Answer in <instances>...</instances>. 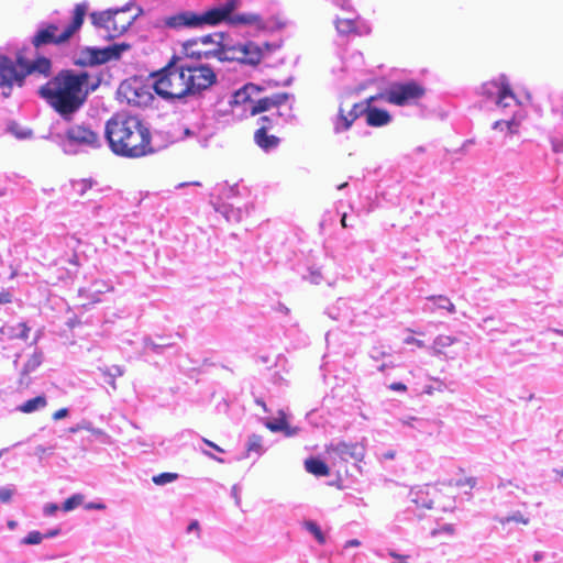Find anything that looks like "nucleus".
Here are the masks:
<instances>
[{
	"label": "nucleus",
	"mask_w": 563,
	"mask_h": 563,
	"mask_svg": "<svg viewBox=\"0 0 563 563\" xmlns=\"http://www.w3.org/2000/svg\"><path fill=\"white\" fill-rule=\"evenodd\" d=\"M385 369V364H383L380 367H379V371H384Z\"/></svg>",
	"instance_id": "obj_63"
},
{
	"label": "nucleus",
	"mask_w": 563,
	"mask_h": 563,
	"mask_svg": "<svg viewBox=\"0 0 563 563\" xmlns=\"http://www.w3.org/2000/svg\"><path fill=\"white\" fill-rule=\"evenodd\" d=\"M265 427L272 432H283L286 437H294L298 433L299 428L291 427L287 421L286 413L280 410L278 417L267 420Z\"/></svg>",
	"instance_id": "obj_20"
},
{
	"label": "nucleus",
	"mask_w": 563,
	"mask_h": 563,
	"mask_svg": "<svg viewBox=\"0 0 563 563\" xmlns=\"http://www.w3.org/2000/svg\"><path fill=\"white\" fill-rule=\"evenodd\" d=\"M58 510V506L56 504H48L44 508V512L48 516L54 515Z\"/></svg>",
	"instance_id": "obj_47"
},
{
	"label": "nucleus",
	"mask_w": 563,
	"mask_h": 563,
	"mask_svg": "<svg viewBox=\"0 0 563 563\" xmlns=\"http://www.w3.org/2000/svg\"><path fill=\"white\" fill-rule=\"evenodd\" d=\"M231 25H252L256 30L263 31L267 29L263 18L257 13H236L228 21Z\"/></svg>",
	"instance_id": "obj_21"
},
{
	"label": "nucleus",
	"mask_w": 563,
	"mask_h": 563,
	"mask_svg": "<svg viewBox=\"0 0 563 563\" xmlns=\"http://www.w3.org/2000/svg\"><path fill=\"white\" fill-rule=\"evenodd\" d=\"M91 18L97 26L103 27L110 38L122 35L132 25L135 16L129 9L108 10L92 13Z\"/></svg>",
	"instance_id": "obj_6"
},
{
	"label": "nucleus",
	"mask_w": 563,
	"mask_h": 563,
	"mask_svg": "<svg viewBox=\"0 0 563 563\" xmlns=\"http://www.w3.org/2000/svg\"><path fill=\"white\" fill-rule=\"evenodd\" d=\"M26 76L24 68L19 67L16 60H12L5 55H0V87L4 90L2 95L8 98L14 85L22 87Z\"/></svg>",
	"instance_id": "obj_12"
},
{
	"label": "nucleus",
	"mask_w": 563,
	"mask_h": 563,
	"mask_svg": "<svg viewBox=\"0 0 563 563\" xmlns=\"http://www.w3.org/2000/svg\"><path fill=\"white\" fill-rule=\"evenodd\" d=\"M427 299L432 301V303H433V306L430 308L431 311H435L438 309H443V310H446L450 313H454L455 312V306L445 296H442V295L430 296Z\"/></svg>",
	"instance_id": "obj_30"
},
{
	"label": "nucleus",
	"mask_w": 563,
	"mask_h": 563,
	"mask_svg": "<svg viewBox=\"0 0 563 563\" xmlns=\"http://www.w3.org/2000/svg\"><path fill=\"white\" fill-rule=\"evenodd\" d=\"M183 65L186 68L185 80L188 97L200 95L217 82V74L209 65L186 63Z\"/></svg>",
	"instance_id": "obj_7"
},
{
	"label": "nucleus",
	"mask_w": 563,
	"mask_h": 563,
	"mask_svg": "<svg viewBox=\"0 0 563 563\" xmlns=\"http://www.w3.org/2000/svg\"><path fill=\"white\" fill-rule=\"evenodd\" d=\"M82 501H84V496L81 494H75L71 497L67 498L63 503L62 509L64 511H70V510L75 509L76 507H78L79 505H81Z\"/></svg>",
	"instance_id": "obj_34"
},
{
	"label": "nucleus",
	"mask_w": 563,
	"mask_h": 563,
	"mask_svg": "<svg viewBox=\"0 0 563 563\" xmlns=\"http://www.w3.org/2000/svg\"><path fill=\"white\" fill-rule=\"evenodd\" d=\"M118 96L121 100L134 107H146L153 99L148 88L136 80L123 81L118 88Z\"/></svg>",
	"instance_id": "obj_13"
},
{
	"label": "nucleus",
	"mask_w": 563,
	"mask_h": 563,
	"mask_svg": "<svg viewBox=\"0 0 563 563\" xmlns=\"http://www.w3.org/2000/svg\"><path fill=\"white\" fill-rule=\"evenodd\" d=\"M187 531H188V532L197 531V533L199 534V531H200L199 522H198L197 520H194V521L188 526Z\"/></svg>",
	"instance_id": "obj_49"
},
{
	"label": "nucleus",
	"mask_w": 563,
	"mask_h": 563,
	"mask_svg": "<svg viewBox=\"0 0 563 563\" xmlns=\"http://www.w3.org/2000/svg\"><path fill=\"white\" fill-rule=\"evenodd\" d=\"M202 441L210 448L214 449L216 451L218 452H224V450L222 448H220L219 445H217L216 443H213L212 441L203 438Z\"/></svg>",
	"instance_id": "obj_48"
},
{
	"label": "nucleus",
	"mask_w": 563,
	"mask_h": 563,
	"mask_svg": "<svg viewBox=\"0 0 563 563\" xmlns=\"http://www.w3.org/2000/svg\"><path fill=\"white\" fill-rule=\"evenodd\" d=\"M59 530H54V531H51L46 534V537H54L56 534H58Z\"/></svg>",
	"instance_id": "obj_60"
},
{
	"label": "nucleus",
	"mask_w": 563,
	"mask_h": 563,
	"mask_svg": "<svg viewBox=\"0 0 563 563\" xmlns=\"http://www.w3.org/2000/svg\"><path fill=\"white\" fill-rule=\"evenodd\" d=\"M406 342H407V343L416 344V345H418L419 347H423V346H424V344H423V342H422V341H420V340H418V339H415V338H408V339L406 340Z\"/></svg>",
	"instance_id": "obj_52"
},
{
	"label": "nucleus",
	"mask_w": 563,
	"mask_h": 563,
	"mask_svg": "<svg viewBox=\"0 0 563 563\" xmlns=\"http://www.w3.org/2000/svg\"><path fill=\"white\" fill-rule=\"evenodd\" d=\"M43 540V536L38 531L30 532L24 539V544H38Z\"/></svg>",
	"instance_id": "obj_41"
},
{
	"label": "nucleus",
	"mask_w": 563,
	"mask_h": 563,
	"mask_svg": "<svg viewBox=\"0 0 563 563\" xmlns=\"http://www.w3.org/2000/svg\"><path fill=\"white\" fill-rule=\"evenodd\" d=\"M8 526H9V528H10V529H14V528H15V526H16V522H15V521H13V520H10V521L8 522Z\"/></svg>",
	"instance_id": "obj_59"
},
{
	"label": "nucleus",
	"mask_w": 563,
	"mask_h": 563,
	"mask_svg": "<svg viewBox=\"0 0 563 563\" xmlns=\"http://www.w3.org/2000/svg\"><path fill=\"white\" fill-rule=\"evenodd\" d=\"M86 507L88 509H104L106 508V506L103 504H100V503L99 504L91 503V504L87 505Z\"/></svg>",
	"instance_id": "obj_54"
},
{
	"label": "nucleus",
	"mask_w": 563,
	"mask_h": 563,
	"mask_svg": "<svg viewBox=\"0 0 563 563\" xmlns=\"http://www.w3.org/2000/svg\"><path fill=\"white\" fill-rule=\"evenodd\" d=\"M68 416V409L67 408H60L57 411L53 413L54 420H60Z\"/></svg>",
	"instance_id": "obj_45"
},
{
	"label": "nucleus",
	"mask_w": 563,
	"mask_h": 563,
	"mask_svg": "<svg viewBox=\"0 0 563 563\" xmlns=\"http://www.w3.org/2000/svg\"><path fill=\"white\" fill-rule=\"evenodd\" d=\"M306 528L308 529L309 532H311L313 534V537L317 539V541L320 544L325 543V537H324L323 532L321 531L320 527L316 522H312V521L306 522Z\"/></svg>",
	"instance_id": "obj_36"
},
{
	"label": "nucleus",
	"mask_w": 563,
	"mask_h": 563,
	"mask_svg": "<svg viewBox=\"0 0 563 563\" xmlns=\"http://www.w3.org/2000/svg\"><path fill=\"white\" fill-rule=\"evenodd\" d=\"M542 559H543V553H542V552H536V553L533 554V561H534V562H537V563H538V562H540Z\"/></svg>",
	"instance_id": "obj_55"
},
{
	"label": "nucleus",
	"mask_w": 563,
	"mask_h": 563,
	"mask_svg": "<svg viewBox=\"0 0 563 563\" xmlns=\"http://www.w3.org/2000/svg\"><path fill=\"white\" fill-rule=\"evenodd\" d=\"M389 555L394 559H397V560H400V559H404L405 556L401 555V554H398L396 552H390Z\"/></svg>",
	"instance_id": "obj_57"
},
{
	"label": "nucleus",
	"mask_w": 563,
	"mask_h": 563,
	"mask_svg": "<svg viewBox=\"0 0 563 563\" xmlns=\"http://www.w3.org/2000/svg\"><path fill=\"white\" fill-rule=\"evenodd\" d=\"M258 126H265L266 129H273L274 126V119L269 115H262L258 121Z\"/></svg>",
	"instance_id": "obj_42"
},
{
	"label": "nucleus",
	"mask_w": 563,
	"mask_h": 563,
	"mask_svg": "<svg viewBox=\"0 0 563 563\" xmlns=\"http://www.w3.org/2000/svg\"><path fill=\"white\" fill-rule=\"evenodd\" d=\"M305 467L307 472L316 476H329V466L320 459L310 457L305 461Z\"/></svg>",
	"instance_id": "obj_28"
},
{
	"label": "nucleus",
	"mask_w": 563,
	"mask_h": 563,
	"mask_svg": "<svg viewBox=\"0 0 563 563\" xmlns=\"http://www.w3.org/2000/svg\"><path fill=\"white\" fill-rule=\"evenodd\" d=\"M12 300V295L8 290H2L0 292V303H9Z\"/></svg>",
	"instance_id": "obj_46"
},
{
	"label": "nucleus",
	"mask_w": 563,
	"mask_h": 563,
	"mask_svg": "<svg viewBox=\"0 0 563 563\" xmlns=\"http://www.w3.org/2000/svg\"><path fill=\"white\" fill-rule=\"evenodd\" d=\"M466 482L470 486H474L475 484V481L473 478H468Z\"/></svg>",
	"instance_id": "obj_61"
},
{
	"label": "nucleus",
	"mask_w": 563,
	"mask_h": 563,
	"mask_svg": "<svg viewBox=\"0 0 563 563\" xmlns=\"http://www.w3.org/2000/svg\"><path fill=\"white\" fill-rule=\"evenodd\" d=\"M364 113L366 114V123L369 126H384L391 121V115L387 110L376 107H364Z\"/></svg>",
	"instance_id": "obj_23"
},
{
	"label": "nucleus",
	"mask_w": 563,
	"mask_h": 563,
	"mask_svg": "<svg viewBox=\"0 0 563 563\" xmlns=\"http://www.w3.org/2000/svg\"><path fill=\"white\" fill-rule=\"evenodd\" d=\"M364 113V106L363 103H355L352 109L349 111L347 114L343 113V110H340L339 114V122L343 130H349L353 122L362 114Z\"/></svg>",
	"instance_id": "obj_27"
},
{
	"label": "nucleus",
	"mask_w": 563,
	"mask_h": 563,
	"mask_svg": "<svg viewBox=\"0 0 563 563\" xmlns=\"http://www.w3.org/2000/svg\"><path fill=\"white\" fill-rule=\"evenodd\" d=\"M43 360L42 352H34L26 363L23 366V369L21 372V376L19 378V387L21 388H27L31 384L30 373L35 371L41 364Z\"/></svg>",
	"instance_id": "obj_22"
},
{
	"label": "nucleus",
	"mask_w": 563,
	"mask_h": 563,
	"mask_svg": "<svg viewBox=\"0 0 563 563\" xmlns=\"http://www.w3.org/2000/svg\"><path fill=\"white\" fill-rule=\"evenodd\" d=\"M177 478H178L177 473L165 472V473H161L158 475L153 476L152 482L155 485H165V484L176 481Z\"/></svg>",
	"instance_id": "obj_35"
},
{
	"label": "nucleus",
	"mask_w": 563,
	"mask_h": 563,
	"mask_svg": "<svg viewBox=\"0 0 563 563\" xmlns=\"http://www.w3.org/2000/svg\"><path fill=\"white\" fill-rule=\"evenodd\" d=\"M86 15V5L82 3L76 4L71 22L62 31L57 24L47 23L40 27L32 37V45L40 48L45 45L54 44L62 45L67 43L71 36L81 27Z\"/></svg>",
	"instance_id": "obj_5"
},
{
	"label": "nucleus",
	"mask_w": 563,
	"mask_h": 563,
	"mask_svg": "<svg viewBox=\"0 0 563 563\" xmlns=\"http://www.w3.org/2000/svg\"><path fill=\"white\" fill-rule=\"evenodd\" d=\"M382 93H378L376 96H371L369 98H367L365 100V103H366V107H372L371 103L378 100V99H384V97H380Z\"/></svg>",
	"instance_id": "obj_50"
},
{
	"label": "nucleus",
	"mask_w": 563,
	"mask_h": 563,
	"mask_svg": "<svg viewBox=\"0 0 563 563\" xmlns=\"http://www.w3.org/2000/svg\"><path fill=\"white\" fill-rule=\"evenodd\" d=\"M205 454H206L207 456H209V457H211V459H213V460H216V461L220 462V463H222V462H223V460H222V459L217 457L216 455H213V454H212V453H210V452H207V451H206V452H205Z\"/></svg>",
	"instance_id": "obj_56"
},
{
	"label": "nucleus",
	"mask_w": 563,
	"mask_h": 563,
	"mask_svg": "<svg viewBox=\"0 0 563 563\" xmlns=\"http://www.w3.org/2000/svg\"><path fill=\"white\" fill-rule=\"evenodd\" d=\"M324 451L334 466L349 461L362 462L365 456V446L360 442L339 441L325 445Z\"/></svg>",
	"instance_id": "obj_11"
},
{
	"label": "nucleus",
	"mask_w": 563,
	"mask_h": 563,
	"mask_svg": "<svg viewBox=\"0 0 563 563\" xmlns=\"http://www.w3.org/2000/svg\"><path fill=\"white\" fill-rule=\"evenodd\" d=\"M163 25L172 30L197 29L199 27L198 13L192 11H181L172 14L163 19Z\"/></svg>",
	"instance_id": "obj_16"
},
{
	"label": "nucleus",
	"mask_w": 563,
	"mask_h": 563,
	"mask_svg": "<svg viewBox=\"0 0 563 563\" xmlns=\"http://www.w3.org/2000/svg\"><path fill=\"white\" fill-rule=\"evenodd\" d=\"M456 342H457L456 338L441 334L435 338L432 347L435 353L443 354L446 356L448 349L451 347Z\"/></svg>",
	"instance_id": "obj_29"
},
{
	"label": "nucleus",
	"mask_w": 563,
	"mask_h": 563,
	"mask_svg": "<svg viewBox=\"0 0 563 563\" xmlns=\"http://www.w3.org/2000/svg\"><path fill=\"white\" fill-rule=\"evenodd\" d=\"M490 85L497 89L496 103L501 107H509L516 102V96L507 81L506 77H500L498 81H492Z\"/></svg>",
	"instance_id": "obj_19"
},
{
	"label": "nucleus",
	"mask_w": 563,
	"mask_h": 563,
	"mask_svg": "<svg viewBox=\"0 0 563 563\" xmlns=\"http://www.w3.org/2000/svg\"><path fill=\"white\" fill-rule=\"evenodd\" d=\"M224 21L228 22V18L220 7L212 8L201 14H198L199 27L202 25H218Z\"/></svg>",
	"instance_id": "obj_26"
},
{
	"label": "nucleus",
	"mask_w": 563,
	"mask_h": 563,
	"mask_svg": "<svg viewBox=\"0 0 563 563\" xmlns=\"http://www.w3.org/2000/svg\"><path fill=\"white\" fill-rule=\"evenodd\" d=\"M517 522V523H522V525H528L529 523V519L528 518H525L522 514H520L519 511L514 514L512 516H509V517H506V518H503L499 520V522L501 525H506V523H509V522Z\"/></svg>",
	"instance_id": "obj_40"
},
{
	"label": "nucleus",
	"mask_w": 563,
	"mask_h": 563,
	"mask_svg": "<svg viewBox=\"0 0 563 563\" xmlns=\"http://www.w3.org/2000/svg\"><path fill=\"white\" fill-rule=\"evenodd\" d=\"M262 451V438L257 434L250 437L247 442V452L261 453Z\"/></svg>",
	"instance_id": "obj_37"
},
{
	"label": "nucleus",
	"mask_w": 563,
	"mask_h": 563,
	"mask_svg": "<svg viewBox=\"0 0 563 563\" xmlns=\"http://www.w3.org/2000/svg\"><path fill=\"white\" fill-rule=\"evenodd\" d=\"M262 88L254 84H246L233 95V103L246 106L245 110L251 115L278 109L288 101L287 92H277L272 96L260 97Z\"/></svg>",
	"instance_id": "obj_4"
},
{
	"label": "nucleus",
	"mask_w": 563,
	"mask_h": 563,
	"mask_svg": "<svg viewBox=\"0 0 563 563\" xmlns=\"http://www.w3.org/2000/svg\"><path fill=\"white\" fill-rule=\"evenodd\" d=\"M494 128L500 130L507 128L510 134L518 132V123L514 119L508 121H497L495 122Z\"/></svg>",
	"instance_id": "obj_39"
},
{
	"label": "nucleus",
	"mask_w": 563,
	"mask_h": 563,
	"mask_svg": "<svg viewBox=\"0 0 563 563\" xmlns=\"http://www.w3.org/2000/svg\"><path fill=\"white\" fill-rule=\"evenodd\" d=\"M269 129L265 126H258L254 132L255 144L264 151H271L279 145V137L268 133Z\"/></svg>",
	"instance_id": "obj_24"
},
{
	"label": "nucleus",
	"mask_w": 563,
	"mask_h": 563,
	"mask_svg": "<svg viewBox=\"0 0 563 563\" xmlns=\"http://www.w3.org/2000/svg\"><path fill=\"white\" fill-rule=\"evenodd\" d=\"M80 323H81L80 320L77 317H74V318L68 320L67 325L70 329H74L75 327L79 325Z\"/></svg>",
	"instance_id": "obj_51"
},
{
	"label": "nucleus",
	"mask_w": 563,
	"mask_h": 563,
	"mask_svg": "<svg viewBox=\"0 0 563 563\" xmlns=\"http://www.w3.org/2000/svg\"><path fill=\"white\" fill-rule=\"evenodd\" d=\"M199 44L195 38H190L183 43V53L186 57L192 59H209L216 58L220 62V51H205V48H199Z\"/></svg>",
	"instance_id": "obj_18"
},
{
	"label": "nucleus",
	"mask_w": 563,
	"mask_h": 563,
	"mask_svg": "<svg viewBox=\"0 0 563 563\" xmlns=\"http://www.w3.org/2000/svg\"><path fill=\"white\" fill-rule=\"evenodd\" d=\"M18 328L20 331L16 333L14 332V328L11 325H3L0 331L3 334H8L9 338L26 340L31 331L30 327L25 322H21L18 324Z\"/></svg>",
	"instance_id": "obj_31"
},
{
	"label": "nucleus",
	"mask_w": 563,
	"mask_h": 563,
	"mask_svg": "<svg viewBox=\"0 0 563 563\" xmlns=\"http://www.w3.org/2000/svg\"><path fill=\"white\" fill-rule=\"evenodd\" d=\"M66 140L74 145L98 148L101 146V139L97 132L85 124H74L65 132Z\"/></svg>",
	"instance_id": "obj_14"
},
{
	"label": "nucleus",
	"mask_w": 563,
	"mask_h": 563,
	"mask_svg": "<svg viewBox=\"0 0 563 563\" xmlns=\"http://www.w3.org/2000/svg\"><path fill=\"white\" fill-rule=\"evenodd\" d=\"M345 186H346V183L341 184V185L339 186V189H342V188H344Z\"/></svg>",
	"instance_id": "obj_62"
},
{
	"label": "nucleus",
	"mask_w": 563,
	"mask_h": 563,
	"mask_svg": "<svg viewBox=\"0 0 563 563\" xmlns=\"http://www.w3.org/2000/svg\"><path fill=\"white\" fill-rule=\"evenodd\" d=\"M335 27L339 33L344 35L357 33L356 22L353 19H336Z\"/></svg>",
	"instance_id": "obj_33"
},
{
	"label": "nucleus",
	"mask_w": 563,
	"mask_h": 563,
	"mask_svg": "<svg viewBox=\"0 0 563 563\" xmlns=\"http://www.w3.org/2000/svg\"><path fill=\"white\" fill-rule=\"evenodd\" d=\"M16 63L19 67L24 68V75L29 76L31 74L37 73L47 77L52 71V62L47 57L41 56L34 60H29L23 51L18 52L16 54Z\"/></svg>",
	"instance_id": "obj_15"
},
{
	"label": "nucleus",
	"mask_w": 563,
	"mask_h": 563,
	"mask_svg": "<svg viewBox=\"0 0 563 563\" xmlns=\"http://www.w3.org/2000/svg\"><path fill=\"white\" fill-rule=\"evenodd\" d=\"M46 405H47V401H46L45 396H36V397L23 402L19 407V410L24 413H31L40 408H44Z\"/></svg>",
	"instance_id": "obj_32"
},
{
	"label": "nucleus",
	"mask_w": 563,
	"mask_h": 563,
	"mask_svg": "<svg viewBox=\"0 0 563 563\" xmlns=\"http://www.w3.org/2000/svg\"><path fill=\"white\" fill-rule=\"evenodd\" d=\"M240 0H227L220 8L224 12L228 21L233 16L234 10L239 7Z\"/></svg>",
	"instance_id": "obj_38"
},
{
	"label": "nucleus",
	"mask_w": 563,
	"mask_h": 563,
	"mask_svg": "<svg viewBox=\"0 0 563 563\" xmlns=\"http://www.w3.org/2000/svg\"><path fill=\"white\" fill-rule=\"evenodd\" d=\"M262 58V47L252 41L228 44L225 51H220V62H236L242 65L257 66Z\"/></svg>",
	"instance_id": "obj_9"
},
{
	"label": "nucleus",
	"mask_w": 563,
	"mask_h": 563,
	"mask_svg": "<svg viewBox=\"0 0 563 563\" xmlns=\"http://www.w3.org/2000/svg\"><path fill=\"white\" fill-rule=\"evenodd\" d=\"M386 456L391 459V457H394V454H393V453H389V454H387Z\"/></svg>",
	"instance_id": "obj_64"
},
{
	"label": "nucleus",
	"mask_w": 563,
	"mask_h": 563,
	"mask_svg": "<svg viewBox=\"0 0 563 563\" xmlns=\"http://www.w3.org/2000/svg\"><path fill=\"white\" fill-rule=\"evenodd\" d=\"M389 389L394 390V391H406L407 390V386L400 382H395V383H391L389 385Z\"/></svg>",
	"instance_id": "obj_44"
},
{
	"label": "nucleus",
	"mask_w": 563,
	"mask_h": 563,
	"mask_svg": "<svg viewBox=\"0 0 563 563\" xmlns=\"http://www.w3.org/2000/svg\"><path fill=\"white\" fill-rule=\"evenodd\" d=\"M185 73L181 58L174 55L162 69L151 74L155 93L168 101L187 98Z\"/></svg>",
	"instance_id": "obj_3"
},
{
	"label": "nucleus",
	"mask_w": 563,
	"mask_h": 563,
	"mask_svg": "<svg viewBox=\"0 0 563 563\" xmlns=\"http://www.w3.org/2000/svg\"><path fill=\"white\" fill-rule=\"evenodd\" d=\"M341 225L343 228H346L347 224H346V213H343L342 218H341Z\"/></svg>",
	"instance_id": "obj_58"
},
{
	"label": "nucleus",
	"mask_w": 563,
	"mask_h": 563,
	"mask_svg": "<svg viewBox=\"0 0 563 563\" xmlns=\"http://www.w3.org/2000/svg\"><path fill=\"white\" fill-rule=\"evenodd\" d=\"M224 38L225 34L223 32H214L195 37L199 45L211 46L210 48H205V51H225L228 44L224 43Z\"/></svg>",
	"instance_id": "obj_25"
},
{
	"label": "nucleus",
	"mask_w": 563,
	"mask_h": 563,
	"mask_svg": "<svg viewBox=\"0 0 563 563\" xmlns=\"http://www.w3.org/2000/svg\"><path fill=\"white\" fill-rule=\"evenodd\" d=\"M100 82L99 76H91L87 70L62 69L42 85L37 93L62 118L69 121L84 106L88 93L96 90Z\"/></svg>",
	"instance_id": "obj_1"
},
{
	"label": "nucleus",
	"mask_w": 563,
	"mask_h": 563,
	"mask_svg": "<svg viewBox=\"0 0 563 563\" xmlns=\"http://www.w3.org/2000/svg\"><path fill=\"white\" fill-rule=\"evenodd\" d=\"M104 137L118 156L140 158L154 152L151 131L137 115L113 114L106 122Z\"/></svg>",
	"instance_id": "obj_2"
},
{
	"label": "nucleus",
	"mask_w": 563,
	"mask_h": 563,
	"mask_svg": "<svg viewBox=\"0 0 563 563\" xmlns=\"http://www.w3.org/2000/svg\"><path fill=\"white\" fill-rule=\"evenodd\" d=\"M413 498L412 501L421 508L431 509L435 504L440 501V490L434 485H424L418 487L411 492Z\"/></svg>",
	"instance_id": "obj_17"
},
{
	"label": "nucleus",
	"mask_w": 563,
	"mask_h": 563,
	"mask_svg": "<svg viewBox=\"0 0 563 563\" xmlns=\"http://www.w3.org/2000/svg\"><path fill=\"white\" fill-rule=\"evenodd\" d=\"M12 490L9 488H0V500L2 503H8L11 500Z\"/></svg>",
	"instance_id": "obj_43"
},
{
	"label": "nucleus",
	"mask_w": 563,
	"mask_h": 563,
	"mask_svg": "<svg viewBox=\"0 0 563 563\" xmlns=\"http://www.w3.org/2000/svg\"><path fill=\"white\" fill-rule=\"evenodd\" d=\"M360 544H361V542L357 539H352V540L346 541L344 547L345 548L358 547Z\"/></svg>",
	"instance_id": "obj_53"
},
{
	"label": "nucleus",
	"mask_w": 563,
	"mask_h": 563,
	"mask_svg": "<svg viewBox=\"0 0 563 563\" xmlns=\"http://www.w3.org/2000/svg\"><path fill=\"white\" fill-rule=\"evenodd\" d=\"M424 93L426 89L422 85L410 80L393 84L380 97H384V100L390 104L404 107L418 101Z\"/></svg>",
	"instance_id": "obj_10"
},
{
	"label": "nucleus",
	"mask_w": 563,
	"mask_h": 563,
	"mask_svg": "<svg viewBox=\"0 0 563 563\" xmlns=\"http://www.w3.org/2000/svg\"><path fill=\"white\" fill-rule=\"evenodd\" d=\"M130 48L128 44H113L103 48L85 47L80 51L74 64L80 67L96 66L117 60L122 53Z\"/></svg>",
	"instance_id": "obj_8"
}]
</instances>
